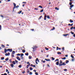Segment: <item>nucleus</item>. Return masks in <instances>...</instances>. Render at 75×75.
Here are the masks:
<instances>
[{
	"mask_svg": "<svg viewBox=\"0 0 75 75\" xmlns=\"http://www.w3.org/2000/svg\"><path fill=\"white\" fill-rule=\"evenodd\" d=\"M11 66L12 68H13L14 67V64H11Z\"/></svg>",
	"mask_w": 75,
	"mask_h": 75,
	"instance_id": "obj_10",
	"label": "nucleus"
},
{
	"mask_svg": "<svg viewBox=\"0 0 75 75\" xmlns=\"http://www.w3.org/2000/svg\"><path fill=\"white\" fill-rule=\"evenodd\" d=\"M1 25H0V30H1Z\"/></svg>",
	"mask_w": 75,
	"mask_h": 75,
	"instance_id": "obj_51",
	"label": "nucleus"
},
{
	"mask_svg": "<svg viewBox=\"0 0 75 75\" xmlns=\"http://www.w3.org/2000/svg\"><path fill=\"white\" fill-rule=\"evenodd\" d=\"M72 2H70L69 3V5H70V6H71V5H72Z\"/></svg>",
	"mask_w": 75,
	"mask_h": 75,
	"instance_id": "obj_27",
	"label": "nucleus"
},
{
	"mask_svg": "<svg viewBox=\"0 0 75 75\" xmlns=\"http://www.w3.org/2000/svg\"><path fill=\"white\" fill-rule=\"evenodd\" d=\"M73 24H74L73 23H72L71 24H69L68 25H71V26H72V25H73Z\"/></svg>",
	"mask_w": 75,
	"mask_h": 75,
	"instance_id": "obj_15",
	"label": "nucleus"
},
{
	"mask_svg": "<svg viewBox=\"0 0 75 75\" xmlns=\"http://www.w3.org/2000/svg\"><path fill=\"white\" fill-rule=\"evenodd\" d=\"M13 5H14V7L13 8V11H14V8H17V9L18 8V7H19V6L17 5L16 6V4H15V3H13Z\"/></svg>",
	"mask_w": 75,
	"mask_h": 75,
	"instance_id": "obj_1",
	"label": "nucleus"
},
{
	"mask_svg": "<svg viewBox=\"0 0 75 75\" xmlns=\"http://www.w3.org/2000/svg\"><path fill=\"white\" fill-rule=\"evenodd\" d=\"M4 75H7V74L6 73H4Z\"/></svg>",
	"mask_w": 75,
	"mask_h": 75,
	"instance_id": "obj_64",
	"label": "nucleus"
},
{
	"mask_svg": "<svg viewBox=\"0 0 75 75\" xmlns=\"http://www.w3.org/2000/svg\"><path fill=\"white\" fill-rule=\"evenodd\" d=\"M33 67H34V68H35L36 66H35V65H33Z\"/></svg>",
	"mask_w": 75,
	"mask_h": 75,
	"instance_id": "obj_61",
	"label": "nucleus"
},
{
	"mask_svg": "<svg viewBox=\"0 0 75 75\" xmlns=\"http://www.w3.org/2000/svg\"><path fill=\"white\" fill-rule=\"evenodd\" d=\"M47 18H48V19H49L50 18V16H49L48 15L47 16Z\"/></svg>",
	"mask_w": 75,
	"mask_h": 75,
	"instance_id": "obj_24",
	"label": "nucleus"
},
{
	"mask_svg": "<svg viewBox=\"0 0 75 75\" xmlns=\"http://www.w3.org/2000/svg\"><path fill=\"white\" fill-rule=\"evenodd\" d=\"M74 5H70V7H71V8H72V7H74Z\"/></svg>",
	"mask_w": 75,
	"mask_h": 75,
	"instance_id": "obj_13",
	"label": "nucleus"
},
{
	"mask_svg": "<svg viewBox=\"0 0 75 75\" xmlns=\"http://www.w3.org/2000/svg\"><path fill=\"white\" fill-rule=\"evenodd\" d=\"M63 35L65 36H67V35H69V34Z\"/></svg>",
	"mask_w": 75,
	"mask_h": 75,
	"instance_id": "obj_18",
	"label": "nucleus"
},
{
	"mask_svg": "<svg viewBox=\"0 0 75 75\" xmlns=\"http://www.w3.org/2000/svg\"><path fill=\"white\" fill-rule=\"evenodd\" d=\"M45 49L46 50H49V49L47 48V47H45Z\"/></svg>",
	"mask_w": 75,
	"mask_h": 75,
	"instance_id": "obj_38",
	"label": "nucleus"
},
{
	"mask_svg": "<svg viewBox=\"0 0 75 75\" xmlns=\"http://www.w3.org/2000/svg\"><path fill=\"white\" fill-rule=\"evenodd\" d=\"M21 12H22V11H19L18 12V14H20V13H21Z\"/></svg>",
	"mask_w": 75,
	"mask_h": 75,
	"instance_id": "obj_29",
	"label": "nucleus"
},
{
	"mask_svg": "<svg viewBox=\"0 0 75 75\" xmlns=\"http://www.w3.org/2000/svg\"><path fill=\"white\" fill-rule=\"evenodd\" d=\"M62 63V60H60V63H59V66L60 64H61Z\"/></svg>",
	"mask_w": 75,
	"mask_h": 75,
	"instance_id": "obj_11",
	"label": "nucleus"
},
{
	"mask_svg": "<svg viewBox=\"0 0 75 75\" xmlns=\"http://www.w3.org/2000/svg\"><path fill=\"white\" fill-rule=\"evenodd\" d=\"M52 60H55V58H54V57H52Z\"/></svg>",
	"mask_w": 75,
	"mask_h": 75,
	"instance_id": "obj_34",
	"label": "nucleus"
},
{
	"mask_svg": "<svg viewBox=\"0 0 75 75\" xmlns=\"http://www.w3.org/2000/svg\"><path fill=\"white\" fill-rule=\"evenodd\" d=\"M1 46L2 48H4V47H5V46H4V45H2Z\"/></svg>",
	"mask_w": 75,
	"mask_h": 75,
	"instance_id": "obj_33",
	"label": "nucleus"
},
{
	"mask_svg": "<svg viewBox=\"0 0 75 75\" xmlns=\"http://www.w3.org/2000/svg\"><path fill=\"white\" fill-rule=\"evenodd\" d=\"M15 61L16 64H17L18 63V61L16 60H15Z\"/></svg>",
	"mask_w": 75,
	"mask_h": 75,
	"instance_id": "obj_45",
	"label": "nucleus"
},
{
	"mask_svg": "<svg viewBox=\"0 0 75 75\" xmlns=\"http://www.w3.org/2000/svg\"><path fill=\"white\" fill-rule=\"evenodd\" d=\"M25 55H26V56H28V53H25Z\"/></svg>",
	"mask_w": 75,
	"mask_h": 75,
	"instance_id": "obj_30",
	"label": "nucleus"
},
{
	"mask_svg": "<svg viewBox=\"0 0 75 75\" xmlns=\"http://www.w3.org/2000/svg\"><path fill=\"white\" fill-rule=\"evenodd\" d=\"M64 71H67V69H64Z\"/></svg>",
	"mask_w": 75,
	"mask_h": 75,
	"instance_id": "obj_59",
	"label": "nucleus"
},
{
	"mask_svg": "<svg viewBox=\"0 0 75 75\" xmlns=\"http://www.w3.org/2000/svg\"><path fill=\"white\" fill-rule=\"evenodd\" d=\"M31 31H34V29H31Z\"/></svg>",
	"mask_w": 75,
	"mask_h": 75,
	"instance_id": "obj_56",
	"label": "nucleus"
},
{
	"mask_svg": "<svg viewBox=\"0 0 75 75\" xmlns=\"http://www.w3.org/2000/svg\"><path fill=\"white\" fill-rule=\"evenodd\" d=\"M47 66L48 67H50V65L48 64H47Z\"/></svg>",
	"mask_w": 75,
	"mask_h": 75,
	"instance_id": "obj_57",
	"label": "nucleus"
},
{
	"mask_svg": "<svg viewBox=\"0 0 75 75\" xmlns=\"http://www.w3.org/2000/svg\"><path fill=\"white\" fill-rule=\"evenodd\" d=\"M22 52H23V53H24L25 52V51L24 50H22Z\"/></svg>",
	"mask_w": 75,
	"mask_h": 75,
	"instance_id": "obj_20",
	"label": "nucleus"
},
{
	"mask_svg": "<svg viewBox=\"0 0 75 75\" xmlns=\"http://www.w3.org/2000/svg\"><path fill=\"white\" fill-rule=\"evenodd\" d=\"M12 63L13 64H14V65H15L16 64V62H15V61H13L12 62Z\"/></svg>",
	"mask_w": 75,
	"mask_h": 75,
	"instance_id": "obj_17",
	"label": "nucleus"
},
{
	"mask_svg": "<svg viewBox=\"0 0 75 75\" xmlns=\"http://www.w3.org/2000/svg\"><path fill=\"white\" fill-rule=\"evenodd\" d=\"M30 70H33V69L32 68V67H30Z\"/></svg>",
	"mask_w": 75,
	"mask_h": 75,
	"instance_id": "obj_42",
	"label": "nucleus"
},
{
	"mask_svg": "<svg viewBox=\"0 0 75 75\" xmlns=\"http://www.w3.org/2000/svg\"><path fill=\"white\" fill-rule=\"evenodd\" d=\"M57 49H56L57 50H58V49H59V47H57Z\"/></svg>",
	"mask_w": 75,
	"mask_h": 75,
	"instance_id": "obj_58",
	"label": "nucleus"
},
{
	"mask_svg": "<svg viewBox=\"0 0 75 75\" xmlns=\"http://www.w3.org/2000/svg\"><path fill=\"white\" fill-rule=\"evenodd\" d=\"M74 28V27H72L70 28V30H72Z\"/></svg>",
	"mask_w": 75,
	"mask_h": 75,
	"instance_id": "obj_43",
	"label": "nucleus"
},
{
	"mask_svg": "<svg viewBox=\"0 0 75 75\" xmlns=\"http://www.w3.org/2000/svg\"><path fill=\"white\" fill-rule=\"evenodd\" d=\"M8 69H6V72H8Z\"/></svg>",
	"mask_w": 75,
	"mask_h": 75,
	"instance_id": "obj_55",
	"label": "nucleus"
},
{
	"mask_svg": "<svg viewBox=\"0 0 75 75\" xmlns=\"http://www.w3.org/2000/svg\"><path fill=\"white\" fill-rule=\"evenodd\" d=\"M74 60L75 59H74V58H73V59H71V61H74Z\"/></svg>",
	"mask_w": 75,
	"mask_h": 75,
	"instance_id": "obj_49",
	"label": "nucleus"
},
{
	"mask_svg": "<svg viewBox=\"0 0 75 75\" xmlns=\"http://www.w3.org/2000/svg\"><path fill=\"white\" fill-rule=\"evenodd\" d=\"M5 60L6 61H8V58H6L5 59Z\"/></svg>",
	"mask_w": 75,
	"mask_h": 75,
	"instance_id": "obj_39",
	"label": "nucleus"
},
{
	"mask_svg": "<svg viewBox=\"0 0 75 75\" xmlns=\"http://www.w3.org/2000/svg\"><path fill=\"white\" fill-rule=\"evenodd\" d=\"M31 58H32V57L31 56H29V59H31Z\"/></svg>",
	"mask_w": 75,
	"mask_h": 75,
	"instance_id": "obj_16",
	"label": "nucleus"
},
{
	"mask_svg": "<svg viewBox=\"0 0 75 75\" xmlns=\"http://www.w3.org/2000/svg\"><path fill=\"white\" fill-rule=\"evenodd\" d=\"M8 55H10V53L8 52V53H6L5 54L6 56H8Z\"/></svg>",
	"mask_w": 75,
	"mask_h": 75,
	"instance_id": "obj_5",
	"label": "nucleus"
},
{
	"mask_svg": "<svg viewBox=\"0 0 75 75\" xmlns=\"http://www.w3.org/2000/svg\"><path fill=\"white\" fill-rule=\"evenodd\" d=\"M21 67H22L21 65H20L18 66V68H21Z\"/></svg>",
	"mask_w": 75,
	"mask_h": 75,
	"instance_id": "obj_26",
	"label": "nucleus"
},
{
	"mask_svg": "<svg viewBox=\"0 0 75 75\" xmlns=\"http://www.w3.org/2000/svg\"><path fill=\"white\" fill-rule=\"evenodd\" d=\"M62 50H65V49L64 48V47H62Z\"/></svg>",
	"mask_w": 75,
	"mask_h": 75,
	"instance_id": "obj_52",
	"label": "nucleus"
},
{
	"mask_svg": "<svg viewBox=\"0 0 75 75\" xmlns=\"http://www.w3.org/2000/svg\"><path fill=\"white\" fill-rule=\"evenodd\" d=\"M69 62V60H66V64H68Z\"/></svg>",
	"mask_w": 75,
	"mask_h": 75,
	"instance_id": "obj_23",
	"label": "nucleus"
},
{
	"mask_svg": "<svg viewBox=\"0 0 75 75\" xmlns=\"http://www.w3.org/2000/svg\"><path fill=\"white\" fill-rule=\"evenodd\" d=\"M71 33L72 34H74V33H73L72 31H71Z\"/></svg>",
	"mask_w": 75,
	"mask_h": 75,
	"instance_id": "obj_46",
	"label": "nucleus"
},
{
	"mask_svg": "<svg viewBox=\"0 0 75 75\" xmlns=\"http://www.w3.org/2000/svg\"><path fill=\"white\" fill-rule=\"evenodd\" d=\"M39 7H40V8H42V6H39Z\"/></svg>",
	"mask_w": 75,
	"mask_h": 75,
	"instance_id": "obj_28",
	"label": "nucleus"
},
{
	"mask_svg": "<svg viewBox=\"0 0 75 75\" xmlns=\"http://www.w3.org/2000/svg\"><path fill=\"white\" fill-rule=\"evenodd\" d=\"M35 74L36 75H38V73H37V72H35Z\"/></svg>",
	"mask_w": 75,
	"mask_h": 75,
	"instance_id": "obj_37",
	"label": "nucleus"
},
{
	"mask_svg": "<svg viewBox=\"0 0 75 75\" xmlns=\"http://www.w3.org/2000/svg\"><path fill=\"white\" fill-rule=\"evenodd\" d=\"M66 59V57H64L63 58H62V59Z\"/></svg>",
	"mask_w": 75,
	"mask_h": 75,
	"instance_id": "obj_44",
	"label": "nucleus"
},
{
	"mask_svg": "<svg viewBox=\"0 0 75 75\" xmlns=\"http://www.w3.org/2000/svg\"><path fill=\"white\" fill-rule=\"evenodd\" d=\"M9 61H10V63H11V62H12V61H11V59H10Z\"/></svg>",
	"mask_w": 75,
	"mask_h": 75,
	"instance_id": "obj_53",
	"label": "nucleus"
},
{
	"mask_svg": "<svg viewBox=\"0 0 75 75\" xmlns=\"http://www.w3.org/2000/svg\"><path fill=\"white\" fill-rule=\"evenodd\" d=\"M59 61V59H57L55 61V62H56V61Z\"/></svg>",
	"mask_w": 75,
	"mask_h": 75,
	"instance_id": "obj_35",
	"label": "nucleus"
},
{
	"mask_svg": "<svg viewBox=\"0 0 75 75\" xmlns=\"http://www.w3.org/2000/svg\"><path fill=\"white\" fill-rule=\"evenodd\" d=\"M57 54H58L59 55H60L62 53L61 52H58L57 53Z\"/></svg>",
	"mask_w": 75,
	"mask_h": 75,
	"instance_id": "obj_19",
	"label": "nucleus"
},
{
	"mask_svg": "<svg viewBox=\"0 0 75 75\" xmlns=\"http://www.w3.org/2000/svg\"><path fill=\"white\" fill-rule=\"evenodd\" d=\"M56 64L57 65H59V61L57 62L56 63Z\"/></svg>",
	"mask_w": 75,
	"mask_h": 75,
	"instance_id": "obj_9",
	"label": "nucleus"
},
{
	"mask_svg": "<svg viewBox=\"0 0 75 75\" xmlns=\"http://www.w3.org/2000/svg\"><path fill=\"white\" fill-rule=\"evenodd\" d=\"M41 62H43V63H45V61L44 60L43 61V60H42Z\"/></svg>",
	"mask_w": 75,
	"mask_h": 75,
	"instance_id": "obj_21",
	"label": "nucleus"
},
{
	"mask_svg": "<svg viewBox=\"0 0 75 75\" xmlns=\"http://www.w3.org/2000/svg\"><path fill=\"white\" fill-rule=\"evenodd\" d=\"M30 65V64H29L28 65H27V67H29Z\"/></svg>",
	"mask_w": 75,
	"mask_h": 75,
	"instance_id": "obj_60",
	"label": "nucleus"
},
{
	"mask_svg": "<svg viewBox=\"0 0 75 75\" xmlns=\"http://www.w3.org/2000/svg\"><path fill=\"white\" fill-rule=\"evenodd\" d=\"M45 18H47V15H46L44 17Z\"/></svg>",
	"mask_w": 75,
	"mask_h": 75,
	"instance_id": "obj_63",
	"label": "nucleus"
},
{
	"mask_svg": "<svg viewBox=\"0 0 75 75\" xmlns=\"http://www.w3.org/2000/svg\"><path fill=\"white\" fill-rule=\"evenodd\" d=\"M54 29H55V27H53V29H51V30H54Z\"/></svg>",
	"mask_w": 75,
	"mask_h": 75,
	"instance_id": "obj_32",
	"label": "nucleus"
},
{
	"mask_svg": "<svg viewBox=\"0 0 75 75\" xmlns=\"http://www.w3.org/2000/svg\"><path fill=\"white\" fill-rule=\"evenodd\" d=\"M62 65H64V66H65V65H66V64H65L64 62H63V63L62 64H59V67H61V66H62Z\"/></svg>",
	"mask_w": 75,
	"mask_h": 75,
	"instance_id": "obj_4",
	"label": "nucleus"
},
{
	"mask_svg": "<svg viewBox=\"0 0 75 75\" xmlns=\"http://www.w3.org/2000/svg\"><path fill=\"white\" fill-rule=\"evenodd\" d=\"M41 17H42V16H41L40 18H38V20H40L41 18Z\"/></svg>",
	"mask_w": 75,
	"mask_h": 75,
	"instance_id": "obj_41",
	"label": "nucleus"
},
{
	"mask_svg": "<svg viewBox=\"0 0 75 75\" xmlns=\"http://www.w3.org/2000/svg\"><path fill=\"white\" fill-rule=\"evenodd\" d=\"M14 53H15V51H12V54H14Z\"/></svg>",
	"mask_w": 75,
	"mask_h": 75,
	"instance_id": "obj_25",
	"label": "nucleus"
},
{
	"mask_svg": "<svg viewBox=\"0 0 75 75\" xmlns=\"http://www.w3.org/2000/svg\"><path fill=\"white\" fill-rule=\"evenodd\" d=\"M23 56H24V54L22 53V54H21V57H23Z\"/></svg>",
	"mask_w": 75,
	"mask_h": 75,
	"instance_id": "obj_36",
	"label": "nucleus"
},
{
	"mask_svg": "<svg viewBox=\"0 0 75 75\" xmlns=\"http://www.w3.org/2000/svg\"><path fill=\"white\" fill-rule=\"evenodd\" d=\"M29 74L30 75H32V74H33V73L32 72H30Z\"/></svg>",
	"mask_w": 75,
	"mask_h": 75,
	"instance_id": "obj_48",
	"label": "nucleus"
},
{
	"mask_svg": "<svg viewBox=\"0 0 75 75\" xmlns=\"http://www.w3.org/2000/svg\"><path fill=\"white\" fill-rule=\"evenodd\" d=\"M43 11H44V9H42V10H40V12H43Z\"/></svg>",
	"mask_w": 75,
	"mask_h": 75,
	"instance_id": "obj_40",
	"label": "nucleus"
},
{
	"mask_svg": "<svg viewBox=\"0 0 75 75\" xmlns=\"http://www.w3.org/2000/svg\"><path fill=\"white\" fill-rule=\"evenodd\" d=\"M38 48V47L36 46H34L33 47H32V48L33 49V51H35L36 50H37V48Z\"/></svg>",
	"mask_w": 75,
	"mask_h": 75,
	"instance_id": "obj_3",
	"label": "nucleus"
},
{
	"mask_svg": "<svg viewBox=\"0 0 75 75\" xmlns=\"http://www.w3.org/2000/svg\"><path fill=\"white\" fill-rule=\"evenodd\" d=\"M71 57L72 58H74V57L73 56V55H71Z\"/></svg>",
	"mask_w": 75,
	"mask_h": 75,
	"instance_id": "obj_31",
	"label": "nucleus"
},
{
	"mask_svg": "<svg viewBox=\"0 0 75 75\" xmlns=\"http://www.w3.org/2000/svg\"><path fill=\"white\" fill-rule=\"evenodd\" d=\"M55 10H59V8L57 7L55 8Z\"/></svg>",
	"mask_w": 75,
	"mask_h": 75,
	"instance_id": "obj_14",
	"label": "nucleus"
},
{
	"mask_svg": "<svg viewBox=\"0 0 75 75\" xmlns=\"http://www.w3.org/2000/svg\"><path fill=\"white\" fill-rule=\"evenodd\" d=\"M4 52L6 53L7 51H10V52H12V49H4Z\"/></svg>",
	"mask_w": 75,
	"mask_h": 75,
	"instance_id": "obj_2",
	"label": "nucleus"
},
{
	"mask_svg": "<svg viewBox=\"0 0 75 75\" xmlns=\"http://www.w3.org/2000/svg\"><path fill=\"white\" fill-rule=\"evenodd\" d=\"M20 54H17V56H20Z\"/></svg>",
	"mask_w": 75,
	"mask_h": 75,
	"instance_id": "obj_50",
	"label": "nucleus"
},
{
	"mask_svg": "<svg viewBox=\"0 0 75 75\" xmlns=\"http://www.w3.org/2000/svg\"><path fill=\"white\" fill-rule=\"evenodd\" d=\"M59 1L58 2L57 5H58V4H59Z\"/></svg>",
	"mask_w": 75,
	"mask_h": 75,
	"instance_id": "obj_62",
	"label": "nucleus"
},
{
	"mask_svg": "<svg viewBox=\"0 0 75 75\" xmlns=\"http://www.w3.org/2000/svg\"><path fill=\"white\" fill-rule=\"evenodd\" d=\"M22 59H23L24 57L23 56H21Z\"/></svg>",
	"mask_w": 75,
	"mask_h": 75,
	"instance_id": "obj_47",
	"label": "nucleus"
},
{
	"mask_svg": "<svg viewBox=\"0 0 75 75\" xmlns=\"http://www.w3.org/2000/svg\"><path fill=\"white\" fill-rule=\"evenodd\" d=\"M35 61H38V62H40V61H39V60H38V58H36L35 60Z\"/></svg>",
	"mask_w": 75,
	"mask_h": 75,
	"instance_id": "obj_8",
	"label": "nucleus"
},
{
	"mask_svg": "<svg viewBox=\"0 0 75 75\" xmlns=\"http://www.w3.org/2000/svg\"><path fill=\"white\" fill-rule=\"evenodd\" d=\"M3 59H4V57H2V58H1V60H3Z\"/></svg>",
	"mask_w": 75,
	"mask_h": 75,
	"instance_id": "obj_22",
	"label": "nucleus"
},
{
	"mask_svg": "<svg viewBox=\"0 0 75 75\" xmlns=\"http://www.w3.org/2000/svg\"><path fill=\"white\" fill-rule=\"evenodd\" d=\"M70 22L71 23H73V22H74V21L71 19H70Z\"/></svg>",
	"mask_w": 75,
	"mask_h": 75,
	"instance_id": "obj_12",
	"label": "nucleus"
},
{
	"mask_svg": "<svg viewBox=\"0 0 75 75\" xmlns=\"http://www.w3.org/2000/svg\"><path fill=\"white\" fill-rule=\"evenodd\" d=\"M45 59V60H46V61H51L50 60V59Z\"/></svg>",
	"mask_w": 75,
	"mask_h": 75,
	"instance_id": "obj_6",
	"label": "nucleus"
},
{
	"mask_svg": "<svg viewBox=\"0 0 75 75\" xmlns=\"http://www.w3.org/2000/svg\"><path fill=\"white\" fill-rule=\"evenodd\" d=\"M16 58H17V59H18V60L19 61H20V60H21V59L20 58H19V57H17Z\"/></svg>",
	"mask_w": 75,
	"mask_h": 75,
	"instance_id": "obj_7",
	"label": "nucleus"
},
{
	"mask_svg": "<svg viewBox=\"0 0 75 75\" xmlns=\"http://www.w3.org/2000/svg\"><path fill=\"white\" fill-rule=\"evenodd\" d=\"M27 64H29H29H30V62H27Z\"/></svg>",
	"mask_w": 75,
	"mask_h": 75,
	"instance_id": "obj_54",
	"label": "nucleus"
}]
</instances>
